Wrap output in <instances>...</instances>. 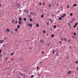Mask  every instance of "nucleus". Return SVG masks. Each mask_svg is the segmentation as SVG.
<instances>
[{"label":"nucleus","mask_w":78,"mask_h":78,"mask_svg":"<svg viewBox=\"0 0 78 78\" xmlns=\"http://www.w3.org/2000/svg\"><path fill=\"white\" fill-rule=\"evenodd\" d=\"M27 25L28 26V27H32V24H31L27 23Z\"/></svg>","instance_id":"f257e3e1"},{"label":"nucleus","mask_w":78,"mask_h":78,"mask_svg":"<svg viewBox=\"0 0 78 78\" xmlns=\"http://www.w3.org/2000/svg\"><path fill=\"white\" fill-rule=\"evenodd\" d=\"M4 42V40H0V42L1 43V44H2V43H3Z\"/></svg>","instance_id":"f03ea898"},{"label":"nucleus","mask_w":78,"mask_h":78,"mask_svg":"<svg viewBox=\"0 0 78 78\" xmlns=\"http://www.w3.org/2000/svg\"><path fill=\"white\" fill-rule=\"evenodd\" d=\"M9 59V58L8 57H5V60H6V61H7Z\"/></svg>","instance_id":"7ed1b4c3"},{"label":"nucleus","mask_w":78,"mask_h":78,"mask_svg":"<svg viewBox=\"0 0 78 78\" xmlns=\"http://www.w3.org/2000/svg\"><path fill=\"white\" fill-rule=\"evenodd\" d=\"M78 24V23H75V25L73 26L74 28H75L76 27V25H77V24Z\"/></svg>","instance_id":"20e7f679"},{"label":"nucleus","mask_w":78,"mask_h":78,"mask_svg":"<svg viewBox=\"0 0 78 78\" xmlns=\"http://www.w3.org/2000/svg\"><path fill=\"white\" fill-rule=\"evenodd\" d=\"M19 25H21V24H22V22L21 21H19Z\"/></svg>","instance_id":"39448f33"},{"label":"nucleus","mask_w":78,"mask_h":78,"mask_svg":"<svg viewBox=\"0 0 78 78\" xmlns=\"http://www.w3.org/2000/svg\"><path fill=\"white\" fill-rule=\"evenodd\" d=\"M24 11L25 12H27V14H28L29 13V12L27 10H24Z\"/></svg>","instance_id":"423d86ee"},{"label":"nucleus","mask_w":78,"mask_h":78,"mask_svg":"<svg viewBox=\"0 0 78 78\" xmlns=\"http://www.w3.org/2000/svg\"><path fill=\"white\" fill-rule=\"evenodd\" d=\"M68 73L69 75H70V74L71 73V71H69L68 72Z\"/></svg>","instance_id":"0eeeda50"},{"label":"nucleus","mask_w":78,"mask_h":78,"mask_svg":"<svg viewBox=\"0 0 78 78\" xmlns=\"http://www.w3.org/2000/svg\"><path fill=\"white\" fill-rule=\"evenodd\" d=\"M39 26V24L37 23L36 25V27H38Z\"/></svg>","instance_id":"6e6552de"},{"label":"nucleus","mask_w":78,"mask_h":78,"mask_svg":"<svg viewBox=\"0 0 78 78\" xmlns=\"http://www.w3.org/2000/svg\"><path fill=\"white\" fill-rule=\"evenodd\" d=\"M57 53H56V55L58 56V51L57 49Z\"/></svg>","instance_id":"1a4fd4ad"},{"label":"nucleus","mask_w":78,"mask_h":78,"mask_svg":"<svg viewBox=\"0 0 78 78\" xmlns=\"http://www.w3.org/2000/svg\"><path fill=\"white\" fill-rule=\"evenodd\" d=\"M20 73L21 75V76H22V77L23 76V75L22 74V73L21 72H20Z\"/></svg>","instance_id":"9d476101"},{"label":"nucleus","mask_w":78,"mask_h":78,"mask_svg":"<svg viewBox=\"0 0 78 78\" xmlns=\"http://www.w3.org/2000/svg\"><path fill=\"white\" fill-rule=\"evenodd\" d=\"M19 21H21V20H22V18L20 17H19Z\"/></svg>","instance_id":"9b49d317"},{"label":"nucleus","mask_w":78,"mask_h":78,"mask_svg":"<svg viewBox=\"0 0 78 78\" xmlns=\"http://www.w3.org/2000/svg\"><path fill=\"white\" fill-rule=\"evenodd\" d=\"M54 35L53 34H52L51 35V37H54Z\"/></svg>","instance_id":"f8f14e48"},{"label":"nucleus","mask_w":78,"mask_h":78,"mask_svg":"<svg viewBox=\"0 0 78 78\" xmlns=\"http://www.w3.org/2000/svg\"><path fill=\"white\" fill-rule=\"evenodd\" d=\"M49 20L51 22H53V20H52L51 19H49Z\"/></svg>","instance_id":"ddd939ff"},{"label":"nucleus","mask_w":78,"mask_h":78,"mask_svg":"<svg viewBox=\"0 0 78 78\" xmlns=\"http://www.w3.org/2000/svg\"><path fill=\"white\" fill-rule=\"evenodd\" d=\"M30 14L32 15H33V14H34L33 13V12H30Z\"/></svg>","instance_id":"4468645a"},{"label":"nucleus","mask_w":78,"mask_h":78,"mask_svg":"<svg viewBox=\"0 0 78 78\" xmlns=\"http://www.w3.org/2000/svg\"><path fill=\"white\" fill-rule=\"evenodd\" d=\"M20 28V26L19 25H18L17 26V28Z\"/></svg>","instance_id":"2eb2a0df"},{"label":"nucleus","mask_w":78,"mask_h":78,"mask_svg":"<svg viewBox=\"0 0 78 78\" xmlns=\"http://www.w3.org/2000/svg\"><path fill=\"white\" fill-rule=\"evenodd\" d=\"M23 20H24L25 21H27V19L25 18H24L23 19Z\"/></svg>","instance_id":"dca6fc26"},{"label":"nucleus","mask_w":78,"mask_h":78,"mask_svg":"<svg viewBox=\"0 0 78 78\" xmlns=\"http://www.w3.org/2000/svg\"><path fill=\"white\" fill-rule=\"evenodd\" d=\"M7 31H8V32H9V29H7Z\"/></svg>","instance_id":"f3484780"},{"label":"nucleus","mask_w":78,"mask_h":78,"mask_svg":"<svg viewBox=\"0 0 78 78\" xmlns=\"http://www.w3.org/2000/svg\"><path fill=\"white\" fill-rule=\"evenodd\" d=\"M30 22H31V21H33V19H30Z\"/></svg>","instance_id":"a211bd4d"},{"label":"nucleus","mask_w":78,"mask_h":78,"mask_svg":"<svg viewBox=\"0 0 78 78\" xmlns=\"http://www.w3.org/2000/svg\"><path fill=\"white\" fill-rule=\"evenodd\" d=\"M59 20H62V18L61 17H59Z\"/></svg>","instance_id":"6ab92c4d"},{"label":"nucleus","mask_w":78,"mask_h":78,"mask_svg":"<svg viewBox=\"0 0 78 78\" xmlns=\"http://www.w3.org/2000/svg\"><path fill=\"white\" fill-rule=\"evenodd\" d=\"M44 15H42L41 16V17H42V18H43V17H44Z\"/></svg>","instance_id":"aec40b11"},{"label":"nucleus","mask_w":78,"mask_h":78,"mask_svg":"<svg viewBox=\"0 0 78 78\" xmlns=\"http://www.w3.org/2000/svg\"><path fill=\"white\" fill-rule=\"evenodd\" d=\"M70 16H73V13H70Z\"/></svg>","instance_id":"412c9836"},{"label":"nucleus","mask_w":78,"mask_h":78,"mask_svg":"<svg viewBox=\"0 0 78 78\" xmlns=\"http://www.w3.org/2000/svg\"><path fill=\"white\" fill-rule=\"evenodd\" d=\"M40 42H44V41H43L42 40H40Z\"/></svg>","instance_id":"4be33fe9"},{"label":"nucleus","mask_w":78,"mask_h":78,"mask_svg":"<svg viewBox=\"0 0 78 78\" xmlns=\"http://www.w3.org/2000/svg\"><path fill=\"white\" fill-rule=\"evenodd\" d=\"M73 35H74V36H76V33H75V32L74 33H73Z\"/></svg>","instance_id":"5701e85b"},{"label":"nucleus","mask_w":78,"mask_h":78,"mask_svg":"<svg viewBox=\"0 0 78 78\" xmlns=\"http://www.w3.org/2000/svg\"><path fill=\"white\" fill-rule=\"evenodd\" d=\"M31 78H33L34 77V76L33 75H32L31 76Z\"/></svg>","instance_id":"b1692460"},{"label":"nucleus","mask_w":78,"mask_h":78,"mask_svg":"<svg viewBox=\"0 0 78 78\" xmlns=\"http://www.w3.org/2000/svg\"><path fill=\"white\" fill-rule=\"evenodd\" d=\"M0 57L2 58V54L0 55Z\"/></svg>","instance_id":"393cba45"},{"label":"nucleus","mask_w":78,"mask_h":78,"mask_svg":"<svg viewBox=\"0 0 78 78\" xmlns=\"http://www.w3.org/2000/svg\"><path fill=\"white\" fill-rule=\"evenodd\" d=\"M73 6H76V4H74L73 5Z\"/></svg>","instance_id":"a878e982"},{"label":"nucleus","mask_w":78,"mask_h":78,"mask_svg":"<svg viewBox=\"0 0 78 78\" xmlns=\"http://www.w3.org/2000/svg\"><path fill=\"white\" fill-rule=\"evenodd\" d=\"M14 21H15V20H13L12 21V23H14Z\"/></svg>","instance_id":"bb28decb"},{"label":"nucleus","mask_w":78,"mask_h":78,"mask_svg":"<svg viewBox=\"0 0 78 78\" xmlns=\"http://www.w3.org/2000/svg\"><path fill=\"white\" fill-rule=\"evenodd\" d=\"M54 28H56V26L55 25L54 26Z\"/></svg>","instance_id":"cd10ccee"},{"label":"nucleus","mask_w":78,"mask_h":78,"mask_svg":"<svg viewBox=\"0 0 78 78\" xmlns=\"http://www.w3.org/2000/svg\"><path fill=\"white\" fill-rule=\"evenodd\" d=\"M14 55V53H13L12 54H10V55L11 56H12V55Z\"/></svg>","instance_id":"c85d7f7f"},{"label":"nucleus","mask_w":78,"mask_h":78,"mask_svg":"<svg viewBox=\"0 0 78 78\" xmlns=\"http://www.w3.org/2000/svg\"><path fill=\"white\" fill-rule=\"evenodd\" d=\"M36 68H37V70H38V69H39V67L38 66H37L36 67Z\"/></svg>","instance_id":"c756f323"},{"label":"nucleus","mask_w":78,"mask_h":78,"mask_svg":"<svg viewBox=\"0 0 78 78\" xmlns=\"http://www.w3.org/2000/svg\"><path fill=\"white\" fill-rule=\"evenodd\" d=\"M64 41H67V39H66V38H64Z\"/></svg>","instance_id":"7c9ffc66"},{"label":"nucleus","mask_w":78,"mask_h":78,"mask_svg":"<svg viewBox=\"0 0 78 78\" xmlns=\"http://www.w3.org/2000/svg\"><path fill=\"white\" fill-rule=\"evenodd\" d=\"M39 5H40V6L41 5H42V3H39Z\"/></svg>","instance_id":"2f4dec72"},{"label":"nucleus","mask_w":78,"mask_h":78,"mask_svg":"<svg viewBox=\"0 0 78 78\" xmlns=\"http://www.w3.org/2000/svg\"><path fill=\"white\" fill-rule=\"evenodd\" d=\"M15 31H17V29H15Z\"/></svg>","instance_id":"473e14b6"},{"label":"nucleus","mask_w":78,"mask_h":78,"mask_svg":"<svg viewBox=\"0 0 78 78\" xmlns=\"http://www.w3.org/2000/svg\"><path fill=\"white\" fill-rule=\"evenodd\" d=\"M43 33H45V30H43Z\"/></svg>","instance_id":"72a5a7b5"},{"label":"nucleus","mask_w":78,"mask_h":78,"mask_svg":"<svg viewBox=\"0 0 78 78\" xmlns=\"http://www.w3.org/2000/svg\"><path fill=\"white\" fill-rule=\"evenodd\" d=\"M48 6L49 7H51V5H50V4H49L48 5Z\"/></svg>","instance_id":"f704fd0d"},{"label":"nucleus","mask_w":78,"mask_h":78,"mask_svg":"<svg viewBox=\"0 0 78 78\" xmlns=\"http://www.w3.org/2000/svg\"><path fill=\"white\" fill-rule=\"evenodd\" d=\"M63 16H66V14L65 13L63 14Z\"/></svg>","instance_id":"c9c22d12"},{"label":"nucleus","mask_w":78,"mask_h":78,"mask_svg":"<svg viewBox=\"0 0 78 78\" xmlns=\"http://www.w3.org/2000/svg\"><path fill=\"white\" fill-rule=\"evenodd\" d=\"M59 42L60 44H61V43H62V42H61V41H60Z\"/></svg>","instance_id":"e433bc0d"},{"label":"nucleus","mask_w":78,"mask_h":78,"mask_svg":"<svg viewBox=\"0 0 78 78\" xmlns=\"http://www.w3.org/2000/svg\"><path fill=\"white\" fill-rule=\"evenodd\" d=\"M78 61H76V64H77V63H78Z\"/></svg>","instance_id":"4c0bfd02"},{"label":"nucleus","mask_w":78,"mask_h":78,"mask_svg":"<svg viewBox=\"0 0 78 78\" xmlns=\"http://www.w3.org/2000/svg\"><path fill=\"white\" fill-rule=\"evenodd\" d=\"M2 53V50H0V53Z\"/></svg>","instance_id":"58836bf2"},{"label":"nucleus","mask_w":78,"mask_h":78,"mask_svg":"<svg viewBox=\"0 0 78 78\" xmlns=\"http://www.w3.org/2000/svg\"><path fill=\"white\" fill-rule=\"evenodd\" d=\"M73 38H75V37L74 36H73Z\"/></svg>","instance_id":"ea45409f"},{"label":"nucleus","mask_w":78,"mask_h":78,"mask_svg":"<svg viewBox=\"0 0 78 78\" xmlns=\"http://www.w3.org/2000/svg\"><path fill=\"white\" fill-rule=\"evenodd\" d=\"M61 17H62V18H63V17H64V16L62 15V16H61Z\"/></svg>","instance_id":"a19ab883"},{"label":"nucleus","mask_w":78,"mask_h":78,"mask_svg":"<svg viewBox=\"0 0 78 78\" xmlns=\"http://www.w3.org/2000/svg\"><path fill=\"white\" fill-rule=\"evenodd\" d=\"M3 46H4V47H5V44H3Z\"/></svg>","instance_id":"79ce46f5"},{"label":"nucleus","mask_w":78,"mask_h":78,"mask_svg":"<svg viewBox=\"0 0 78 78\" xmlns=\"http://www.w3.org/2000/svg\"><path fill=\"white\" fill-rule=\"evenodd\" d=\"M48 46H50V44H48Z\"/></svg>","instance_id":"37998d69"},{"label":"nucleus","mask_w":78,"mask_h":78,"mask_svg":"<svg viewBox=\"0 0 78 78\" xmlns=\"http://www.w3.org/2000/svg\"><path fill=\"white\" fill-rule=\"evenodd\" d=\"M69 7V5H67V8H68Z\"/></svg>","instance_id":"c03bdc74"},{"label":"nucleus","mask_w":78,"mask_h":78,"mask_svg":"<svg viewBox=\"0 0 78 78\" xmlns=\"http://www.w3.org/2000/svg\"><path fill=\"white\" fill-rule=\"evenodd\" d=\"M15 23H17V21H15Z\"/></svg>","instance_id":"a18cd8bd"},{"label":"nucleus","mask_w":78,"mask_h":78,"mask_svg":"<svg viewBox=\"0 0 78 78\" xmlns=\"http://www.w3.org/2000/svg\"><path fill=\"white\" fill-rule=\"evenodd\" d=\"M68 41L69 42H70V40H68Z\"/></svg>","instance_id":"49530a36"},{"label":"nucleus","mask_w":78,"mask_h":78,"mask_svg":"<svg viewBox=\"0 0 78 78\" xmlns=\"http://www.w3.org/2000/svg\"><path fill=\"white\" fill-rule=\"evenodd\" d=\"M61 40L62 41H64V39H62Z\"/></svg>","instance_id":"de8ad7c7"},{"label":"nucleus","mask_w":78,"mask_h":78,"mask_svg":"<svg viewBox=\"0 0 78 78\" xmlns=\"http://www.w3.org/2000/svg\"><path fill=\"white\" fill-rule=\"evenodd\" d=\"M43 5H45V3H43Z\"/></svg>","instance_id":"09e8293b"},{"label":"nucleus","mask_w":78,"mask_h":78,"mask_svg":"<svg viewBox=\"0 0 78 78\" xmlns=\"http://www.w3.org/2000/svg\"><path fill=\"white\" fill-rule=\"evenodd\" d=\"M67 59H69V57H67Z\"/></svg>","instance_id":"8fccbe9b"},{"label":"nucleus","mask_w":78,"mask_h":78,"mask_svg":"<svg viewBox=\"0 0 78 78\" xmlns=\"http://www.w3.org/2000/svg\"><path fill=\"white\" fill-rule=\"evenodd\" d=\"M52 17H54V15H52Z\"/></svg>","instance_id":"3c124183"},{"label":"nucleus","mask_w":78,"mask_h":78,"mask_svg":"<svg viewBox=\"0 0 78 78\" xmlns=\"http://www.w3.org/2000/svg\"><path fill=\"white\" fill-rule=\"evenodd\" d=\"M47 25H49V24L48 23H47Z\"/></svg>","instance_id":"603ef678"},{"label":"nucleus","mask_w":78,"mask_h":78,"mask_svg":"<svg viewBox=\"0 0 78 78\" xmlns=\"http://www.w3.org/2000/svg\"><path fill=\"white\" fill-rule=\"evenodd\" d=\"M68 25H69V26L70 25V23H69V24H68Z\"/></svg>","instance_id":"864d4df0"},{"label":"nucleus","mask_w":78,"mask_h":78,"mask_svg":"<svg viewBox=\"0 0 78 78\" xmlns=\"http://www.w3.org/2000/svg\"><path fill=\"white\" fill-rule=\"evenodd\" d=\"M52 53H53V54H55V52H53Z\"/></svg>","instance_id":"5fc2aeb1"},{"label":"nucleus","mask_w":78,"mask_h":78,"mask_svg":"<svg viewBox=\"0 0 78 78\" xmlns=\"http://www.w3.org/2000/svg\"><path fill=\"white\" fill-rule=\"evenodd\" d=\"M42 53H44V51H42Z\"/></svg>","instance_id":"6e6d98bb"},{"label":"nucleus","mask_w":78,"mask_h":78,"mask_svg":"<svg viewBox=\"0 0 78 78\" xmlns=\"http://www.w3.org/2000/svg\"><path fill=\"white\" fill-rule=\"evenodd\" d=\"M53 52H55V51L54 50H53Z\"/></svg>","instance_id":"4d7b16f0"},{"label":"nucleus","mask_w":78,"mask_h":78,"mask_svg":"<svg viewBox=\"0 0 78 78\" xmlns=\"http://www.w3.org/2000/svg\"><path fill=\"white\" fill-rule=\"evenodd\" d=\"M77 70H78V68H77Z\"/></svg>","instance_id":"13d9d810"},{"label":"nucleus","mask_w":78,"mask_h":78,"mask_svg":"<svg viewBox=\"0 0 78 78\" xmlns=\"http://www.w3.org/2000/svg\"><path fill=\"white\" fill-rule=\"evenodd\" d=\"M31 48H30V49H31Z\"/></svg>","instance_id":"bf43d9fd"},{"label":"nucleus","mask_w":78,"mask_h":78,"mask_svg":"<svg viewBox=\"0 0 78 78\" xmlns=\"http://www.w3.org/2000/svg\"><path fill=\"white\" fill-rule=\"evenodd\" d=\"M10 32H11V33H12V31H10Z\"/></svg>","instance_id":"052dcab7"},{"label":"nucleus","mask_w":78,"mask_h":78,"mask_svg":"<svg viewBox=\"0 0 78 78\" xmlns=\"http://www.w3.org/2000/svg\"><path fill=\"white\" fill-rule=\"evenodd\" d=\"M63 9H62V10L63 11Z\"/></svg>","instance_id":"680f3d73"},{"label":"nucleus","mask_w":78,"mask_h":78,"mask_svg":"<svg viewBox=\"0 0 78 78\" xmlns=\"http://www.w3.org/2000/svg\"><path fill=\"white\" fill-rule=\"evenodd\" d=\"M11 33H12V34H13V33L12 32Z\"/></svg>","instance_id":"e2e57ef3"},{"label":"nucleus","mask_w":78,"mask_h":78,"mask_svg":"<svg viewBox=\"0 0 78 78\" xmlns=\"http://www.w3.org/2000/svg\"><path fill=\"white\" fill-rule=\"evenodd\" d=\"M70 47H69V48H70Z\"/></svg>","instance_id":"0e129e2a"},{"label":"nucleus","mask_w":78,"mask_h":78,"mask_svg":"<svg viewBox=\"0 0 78 78\" xmlns=\"http://www.w3.org/2000/svg\"><path fill=\"white\" fill-rule=\"evenodd\" d=\"M0 6H1V4H0Z\"/></svg>","instance_id":"69168bd1"},{"label":"nucleus","mask_w":78,"mask_h":78,"mask_svg":"<svg viewBox=\"0 0 78 78\" xmlns=\"http://www.w3.org/2000/svg\"><path fill=\"white\" fill-rule=\"evenodd\" d=\"M77 30H78V28L77 29Z\"/></svg>","instance_id":"338daca9"},{"label":"nucleus","mask_w":78,"mask_h":78,"mask_svg":"<svg viewBox=\"0 0 78 78\" xmlns=\"http://www.w3.org/2000/svg\"><path fill=\"white\" fill-rule=\"evenodd\" d=\"M73 20H72V21H73Z\"/></svg>","instance_id":"774afa93"}]
</instances>
